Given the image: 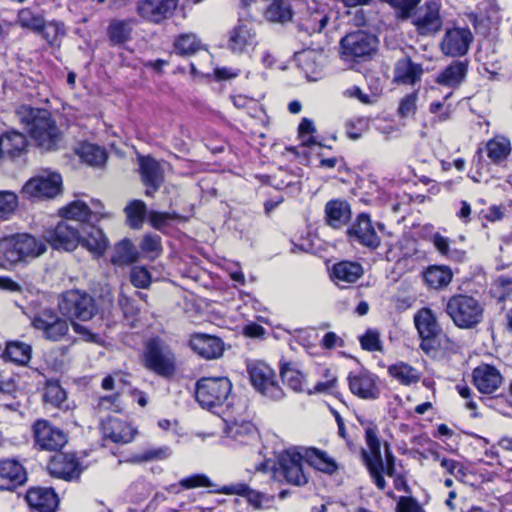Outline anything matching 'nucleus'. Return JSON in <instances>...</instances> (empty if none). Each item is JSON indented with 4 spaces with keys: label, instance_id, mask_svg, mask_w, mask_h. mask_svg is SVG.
Here are the masks:
<instances>
[{
    "label": "nucleus",
    "instance_id": "f257e3e1",
    "mask_svg": "<svg viewBox=\"0 0 512 512\" xmlns=\"http://www.w3.org/2000/svg\"><path fill=\"white\" fill-rule=\"evenodd\" d=\"M17 115L20 124L38 149L54 152L63 147L64 133L47 109L21 106Z\"/></svg>",
    "mask_w": 512,
    "mask_h": 512
},
{
    "label": "nucleus",
    "instance_id": "f03ea898",
    "mask_svg": "<svg viewBox=\"0 0 512 512\" xmlns=\"http://www.w3.org/2000/svg\"><path fill=\"white\" fill-rule=\"evenodd\" d=\"M357 421L364 429V438L368 450L362 449V461L369 472L373 483L379 490L386 488V481L381 476L383 471V458L381 455V441L379 438V429L375 421L367 419L364 416L357 415Z\"/></svg>",
    "mask_w": 512,
    "mask_h": 512
},
{
    "label": "nucleus",
    "instance_id": "7ed1b4c3",
    "mask_svg": "<svg viewBox=\"0 0 512 512\" xmlns=\"http://www.w3.org/2000/svg\"><path fill=\"white\" fill-rule=\"evenodd\" d=\"M445 311L453 324L460 329H473L483 321L484 306L476 298L466 294L450 297Z\"/></svg>",
    "mask_w": 512,
    "mask_h": 512
},
{
    "label": "nucleus",
    "instance_id": "20e7f679",
    "mask_svg": "<svg viewBox=\"0 0 512 512\" xmlns=\"http://www.w3.org/2000/svg\"><path fill=\"white\" fill-rule=\"evenodd\" d=\"M231 390L232 383L227 377H202L195 384L194 395L203 409L214 412L224 404L229 406Z\"/></svg>",
    "mask_w": 512,
    "mask_h": 512
},
{
    "label": "nucleus",
    "instance_id": "39448f33",
    "mask_svg": "<svg viewBox=\"0 0 512 512\" xmlns=\"http://www.w3.org/2000/svg\"><path fill=\"white\" fill-rule=\"evenodd\" d=\"M144 366L163 378H170L176 372V358L172 349L159 337L150 338L143 353Z\"/></svg>",
    "mask_w": 512,
    "mask_h": 512
},
{
    "label": "nucleus",
    "instance_id": "423d86ee",
    "mask_svg": "<svg viewBox=\"0 0 512 512\" xmlns=\"http://www.w3.org/2000/svg\"><path fill=\"white\" fill-rule=\"evenodd\" d=\"M45 250L46 246L43 242L28 234L12 235L0 242V252L11 264L36 258Z\"/></svg>",
    "mask_w": 512,
    "mask_h": 512
},
{
    "label": "nucleus",
    "instance_id": "0eeeda50",
    "mask_svg": "<svg viewBox=\"0 0 512 512\" xmlns=\"http://www.w3.org/2000/svg\"><path fill=\"white\" fill-rule=\"evenodd\" d=\"M58 307L69 319L88 321L98 312L95 298L86 290H64L59 296Z\"/></svg>",
    "mask_w": 512,
    "mask_h": 512
},
{
    "label": "nucleus",
    "instance_id": "6e6552de",
    "mask_svg": "<svg viewBox=\"0 0 512 512\" xmlns=\"http://www.w3.org/2000/svg\"><path fill=\"white\" fill-rule=\"evenodd\" d=\"M247 372L252 387L262 397L269 401H280L285 397L275 371L266 363L262 361L249 363Z\"/></svg>",
    "mask_w": 512,
    "mask_h": 512
},
{
    "label": "nucleus",
    "instance_id": "1a4fd4ad",
    "mask_svg": "<svg viewBox=\"0 0 512 512\" xmlns=\"http://www.w3.org/2000/svg\"><path fill=\"white\" fill-rule=\"evenodd\" d=\"M303 461L300 452L286 451L280 455L277 463L266 460L260 464L258 470L267 471L274 469L276 472L280 473L288 483L301 486L308 481L303 471Z\"/></svg>",
    "mask_w": 512,
    "mask_h": 512
},
{
    "label": "nucleus",
    "instance_id": "9d476101",
    "mask_svg": "<svg viewBox=\"0 0 512 512\" xmlns=\"http://www.w3.org/2000/svg\"><path fill=\"white\" fill-rule=\"evenodd\" d=\"M62 188V177L57 172L43 170L30 178L22 187L26 198L51 199L56 197Z\"/></svg>",
    "mask_w": 512,
    "mask_h": 512
},
{
    "label": "nucleus",
    "instance_id": "9b49d317",
    "mask_svg": "<svg viewBox=\"0 0 512 512\" xmlns=\"http://www.w3.org/2000/svg\"><path fill=\"white\" fill-rule=\"evenodd\" d=\"M331 9L326 3L312 0L306 4L298 20V30L308 36L321 37L331 16Z\"/></svg>",
    "mask_w": 512,
    "mask_h": 512
},
{
    "label": "nucleus",
    "instance_id": "f8f14e48",
    "mask_svg": "<svg viewBox=\"0 0 512 512\" xmlns=\"http://www.w3.org/2000/svg\"><path fill=\"white\" fill-rule=\"evenodd\" d=\"M32 327L40 331L46 340L57 342L69 332L68 321L58 315L53 309H44L31 317Z\"/></svg>",
    "mask_w": 512,
    "mask_h": 512
},
{
    "label": "nucleus",
    "instance_id": "ddd939ff",
    "mask_svg": "<svg viewBox=\"0 0 512 512\" xmlns=\"http://www.w3.org/2000/svg\"><path fill=\"white\" fill-rule=\"evenodd\" d=\"M32 432L34 445L39 450L59 452L67 443L66 433L45 419L36 420Z\"/></svg>",
    "mask_w": 512,
    "mask_h": 512
},
{
    "label": "nucleus",
    "instance_id": "4468645a",
    "mask_svg": "<svg viewBox=\"0 0 512 512\" xmlns=\"http://www.w3.org/2000/svg\"><path fill=\"white\" fill-rule=\"evenodd\" d=\"M474 40L469 27H453L446 29L440 43V51L447 57L465 56Z\"/></svg>",
    "mask_w": 512,
    "mask_h": 512
},
{
    "label": "nucleus",
    "instance_id": "2eb2a0df",
    "mask_svg": "<svg viewBox=\"0 0 512 512\" xmlns=\"http://www.w3.org/2000/svg\"><path fill=\"white\" fill-rule=\"evenodd\" d=\"M412 24L420 36L437 34L443 26L440 5L436 1H427L412 14Z\"/></svg>",
    "mask_w": 512,
    "mask_h": 512
},
{
    "label": "nucleus",
    "instance_id": "dca6fc26",
    "mask_svg": "<svg viewBox=\"0 0 512 512\" xmlns=\"http://www.w3.org/2000/svg\"><path fill=\"white\" fill-rule=\"evenodd\" d=\"M260 436L258 429L251 421H225L223 442L225 445L238 448L256 445Z\"/></svg>",
    "mask_w": 512,
    "mask_h": 512
},
{
    "label": "nucleus",
    "instance_id": "f3484780",
    "mask_svg": "<svg viewBox=\"0 0 512 512\" xmlns=\"http://www.w3.org/2000/svg\"><path fill=\"white\" fill-rule=\"evenodd\" d=\"M376 37L364 32L355 31L342 38L340 45L345 57L366 58L376 50Z\"/></svg>",
    "mask_w": 512,
    "mask_h": 512
},
{
    "label": "nucleus",
    "instance_id": "a211bd4d",
    "mask_svg": "<svg viewBox=\"0 0 512 512\" xmlns=\"http://www.w3.org/2000/svg\"><path fill=\"white\" fill-rule=\"evenodd\" d=\"M45 238L53 249L72 251L80 244V228L78 224L62 220L46 231Z\"/></svg>",
    "mask_w": 512,
    "mask_h": 512
},
{
    "label": "nucleus",
    "instance_id": "6ab92c4d",
    "mask_svg": "<svg viewBox=\"0 0 512 512\" xmlns=\"http://www.w3.org/2000/svg\"><path fill=\"white\" fill-rule=\"evenodd\" d=\"M49 473L66 481L79 479L82 468L74 453H57L48 463Z\"/></svg>",
    "mask_w": 512,
    "mask_h": 512
},
{
    "label": "nucleus",
    "instance_id": "aec40b11",
    "mask_svg": "<svg viewBox=\"0 0 512 512\" xmlns=\"http://www.w3.org/2000/svg\"><path fill=\"white\" fill-rule=\"evenodd\" d=\"M347 379L350 391L357 397L365 400H374L379 397L378 377L368 370L350 372Z\"/></svg>",
    "mask_w": 512,
    "mask_h": 512
},
{
    "label": "nucleus",
    "instance_id": "412c9836",
    "mask_svg": "<svg viewBox=\"0 0 512 512\" xmlns=\"http://www.w3.org/2000/svg\"><path fill=\"white\" fill-rule=\"evenodd\" d=\"M102 436L116 444H127L133 441L137 430L127 421L109 416L101 421Z\"/></svg>",
    "mask_w": 512,
    "mask_h": 512
},
{
    "label": "nucleus",
    "instance_id": "4be33fe9",
    "mask_svg": "<svg viewBox=\"0 0 512 512\" xmlns=\"http://www.w3.org/2000/svg\"><path fill=\"white\" fill-rule=\"evenodd\" d=\"M177 3V0H139L137 13L144 20L158 24L173 14Z\"/></svg>",
    "mask_w": 512,
    "mask_h": 512
},
{
    "label": "nucleus",
    "instance_id": "5701e85b",
    "mask_svg": "<svg viewBox=\"0 0 512 512\" xmlns=\"http://www.w3.org/2000/svg\"><path fill=\"white\" fill-rule=\"evenodd\" d=\"M348 234L353 241L371 249L377 248L381 242L369 215L365 213L358 215L356 222L349 228Z\"/></svg>",
    "mask_w": 512,
    "mask_h": 512
},
{
    "label": "nucleus",
    "instance_id": "b1692460",
    "mask_svg": "<svg viewBox=\"0 0 512 512\" xmlns=\"http://www.w3.org/2000/svg\"><path fill=\"white\" fill-rule=\"evenodd\" d=\"M25 499L34 512H55L59 505L58 495L51 487H31Z\"/></svg>",
    "mask_w": 512,
    "mask_h": 512
},
{
    "label": "nucleus",
    "instance_id": "393cba45",
    "mask_svg": "<svg viewBox=\"0 0 512 512\" xmlns=\"http://www.w3.org/2000/svg\"><path fill=\"white\" fill-rule=\"evenodd\" d=\"M27 481L24 466L15 459L0 460V490H14Z\"/></svg>",
    "mask_w": 512,
    "mask_h": 512
},
{
    "label": "nucleus",
    "instance_id": "a878e982",
    "mask_svg": "<svg viewBox=\"0 0 512 512\" xmlns=\"http://www.w3.org/2000/svg\"><path fill=\"white\" fill-rule=\"evenodd\" d=\"M26 136L17 130H8L0 136V157L14 160L22 157L28 151Z\"/></svg>",
    "mask_w": 512,
    "mask_h": 512
},
{
    "label": "nucleus",
    "instance_id": "bb28decb",
    "mask_svg": "<svg viewBox=\"0 0 512 512\" xmlns=\"http://www.w3.org/2000/svg\"><path fill=\"white\" fill-rule=\"evenodd\" d=\"M189 346L205 359H217L224 352V343L221 338L203 333L191 335Z\"/></svg>",
    "mask_w": 512,
    "mask_h": 512
},
{
    "label": "nucleus",
    "instance_id": "cd10ccee",
    "mask_svg": "<svg viewBox=\"0 0 512 512\" xmlns=\"http://www.w3.org/2000/svg\"><path fill=\"white\" fill-rule=\"evenodd\" d=\"M424 73L421 64L414 63L411 58L398 59L393 70V82L398 85L413 86L421 81Z\"/></svg>",
    "mask_w": 512,
    "mask_h": 512
},
{
    "label": "nucleus",
    "instance_id": "c85d7f7f",
    "mask_svg": "<svg viewBox=\"0 0 512 512\" xmlns=\"http://www.w3.org/2000/svg\"><path fill=\"white\" fill-rule=\"evenodd\" d=\"M79 245L99 257L107 250L109 241L100 228L87 224L81 226Z\"/></svg>",
    "mask_w": 512,
    "mask_h": 512
},
{
    "label": "nucleus",
    "instance_id": "c756f323",
    "mask_svg": "<svg viewBox=\"0 0 512 512\" xmlns=\"http://www.w3.org/2000/svg\"><path fill=\"white\" fill-rule=\"evenodd\" d=\"M256 43V33L249 23L240 22L230 31L228 47L234 53L248 51Z\"/></svg>",
    "mask_w": 512,
    "mask_h": 512
},
{
    "label": "nucleus",
    "instance_id": "7c9ffc66",
    "mask_svg": "<svg viewBox=\"0 0 512 512\" xmlns=\"http://www.w3.org/2000/svg\"><path fill=\"white\" fill-rule=\"evenodd\" d=\"M468 67L467 59L453 61L435 76L434 81L442 86L457 88L464 82Z\"/></svg>",
    "mask_w": 512,
    "mask_h": 512
},
{
    "label": "nucleus",
    "instance_id": "2f4dec72",
    "mask_svg": "<svg viewBox=\"0 0 512 512\" xmlns=\"http://www.w3.org/2000/svg\"><path fill=\"white\" fill-rule=\"evenodd\" d=\"M473 381L481 393L491 394L500 387L502 376L494 366L484 364L473 370Z\"/></svg>",
    "mask_w": 512,
    "mask_h": 512
},
{
    "label": "nucleus",
    "instance_id": "473e14b6",
    "mask_svg": "<svg viewBox=\"0 0 512 512\" xmlns=\"http://www.w3.org/2000/svg\"><path fill=\"white\" fill-rule=\"evenodd\" d=\"M140 173L143 183L147 186L146 195L152 196L164 180L160 164L151 157H142L140 159Z\"/></svg>",
    "mask_w": 512,
    "mask_h": 512
},
{
    "label": "nucleus",
    "instance_id": "72a5a7b5",
    "mask_svg": "<svg viewBox=\"0 0 512 512\" xmlns=\"http://www.w3.org/2000/svg\"><path fill=\"white\" fill-rule=\"evenodd\" d=\"M414 324L421 339H435L442 332L436 315L428 307L421 308L415 313Z\"/></svg>",
    "mask_w": 512,
    "mask_h": 512
},
{
    "label": "nucleus",
    "instance_id": "f704fd0d",
    "mask_svg": "<svg viewBox=\"0 0 512 512\" xmlns=\"http://www.w3.org/2000/svg\"><path fill=\"white\" fill-rule=\"evenodd\" d=\"M351 219V209L348 202L333 199L325 205V221L334 229L345 226Z\"/></svg>",
    "mask_w": 512,
    "mask_h": 512
},
{
    "label": "nucleus",
    "instance_id": "c9c22d12",
    "mask_svg": "<svg viewBox=\"0 0 512 512\" xmlns=\"http://www.w3.org/2000/svg\"><path fill=\"white\" fill-rule=\"evenodd\" d=\"M300 453L304 462L321 472L333 474L338 468L336 461L323 450L309 447Z\"/></svg>",
    "mask_w": 512,
    "mask_h": 512
},
{
    "label": "nucleus",
    "instance_id": "e433bc0d",
    "mask_svg": "<svg viewBox=\"0 0 512 512\" xmlns=\"http://www.w3.org/2000/svg\"><path fill=\"white\" fill-rule=\"evenodd\" d=\"M427 240L433 245L438 254L446 259L462 262L466 258V252L457 248H451V239L442 235L439 231H433L427 236Z\"/></svg>",
    "mask_w": 512,
    "mask_h": 512
},
{
    "label": "nucleus",
    "instance_id": "4c0bfd02",
    "mask_svg": "<svg viewBox=\"0 0 512 512\" xmlns=\"http://www.w3.org/2000/svg\"><path fill=\"white\" fill-rule=\"evenodd\" d=\"M297 61L306 72H315L323 63V48L321 43L311 41L308 48L296 54Z\"/></svg>",
    "mask_w": 512,
    "mask_h": 512
},
{
    "label": "nucleus",
    "instance_id": "58836bf2",
    "mask_svg": "<svg viewBox=\"0 0 512 512\" xmlns=\"http://www.w3.org/2000/svg\"><path fill=\"white\" fill-rule=\"evenodd\" d=\"M31 351L30 345L19 341H12L7 342L3 348L0 347V356L6 362L25 365L31 359Z\"/></svg>",
    "mask_w": 512,
    "mask_h": 512
},
{
    "label": "nucleus",
    "instance_id": "ea45409f",
    "mask_svg": "<svg viewBox=\"0 0 512 512\" xmlns=\"http://www.w3.org/2000/svg\"><path fill=\"white\" fill-rule=\"evenodd\" d=\"M147 301V295L139 290H120L118 303L126 318H134L140 311V304Z\"/></svg>",
    "mask_w": 512,
    "mask_h": 512
},
{
    "label": "nucleus",
    "instance_id": "a19ab883",
    "mask_svg": "<svg viewBox=\"0 0 512 512\" xmlns=\"http://www.w3.org/2000/svg\"><path fill=\"white\" fill-rule=\"evenodd\" d=\"M363 267L358 262L340 261L333 265L331 277L339 281L353 283L363 275Z\"/></svg>",
    "mask_w": 512,
    "mask_h": 512
},
{
    "label": "nucleus",
    "instance_id": "79ce46f5",
    "mask_svg": "<svg viewBox=\"0 0 512 512\" xmlns=\"http://www.w3.org/2000/svg\"><path fill=\"white\" fill-rule=\"evenodd\" d=\"M43 399L45 403L60 409H68L67 393L60 385L59 380L48 379L45 382Z\"/></svg>",
    "mask_w": 512,
    "mask_h": 512
},
{
    "label": "nucleus",
    "instance_id": "37998d69",
    "mask_svg": "<svg viewBox=\"0 0 512 512\" xmlns=\"http://www.w3.org/2000/svg\"><path fill=\"white\" fill-rule=\"evenodd\" d=\"M423 276L430 288H443L449 285L453 273L448 266L432 265L425 270Z\"/></svg>",
    "mask_w": 512,
    "mask_h": 512
},
{
    "label": "nucleus",
    "instance_id": "c03bdc74",
    "mask_svg": "<svg viewBox=\"0 0 512 512\" xmlns=\"http://www.w3.org/2000/svg\"><path fill=\"white\" fill-rule=\"evenodd\" d=\"M61 214L65 219L64 221L69 222V220H74L81 223L78 224L79 228H81L82 225H87V223L91 221L90 207L81 200H75L69 203L61 209Z\"/></svg>",
    "mask_w": 512,
    "mask_h": 512
},
{
    "label": "nucleus",
    "instance_id": "a18cd8bd",
    "mask_svg": "<svg viewBox=\"0 0 512 512\" xmlns=\"http://www.w3.org/2000/svg\"><path fill=\"white\" fill-rule=\"evenodd\" d=\"M220 493L225 495H239L245 497L247 501L254 507H260L264 495L258 491L252 490L245 483H235L230 485H224L220 490Z\"/></svg>",
    "mask_w": 512,
    "mask_h": 512
},
{
    "label": "nucleus",
    "instance_id": "49530a36",
    "mask_svg": "<svg viewBox=\"0 0 512 512\" xmlns=\"http://www.w3.org/2000/svg\"><path fill=\"white\" fill-rule=\"evenodd\" d=\"M292 8L286 0H274L265 10L264 16L269 22L284 23L292 19Z\"/></svg>",
    "mask_w": 512,
    "mask_h": 512
},
{
    "label": "nucleus",
    "instance_id": "de8ad7c7",
    "mask_svg": "<svg viewBox=\"0 0 512 512\" xmlns=\"http://www.w3.org/2000/svg\"><path fill=\"white\" fill-rule=\"evenodd\" d=\"M138 258V251L129 239H123L114 247L111 261L115 265H127Z\"/></svg>",
    "mask_w": 512,
    "mask_h": 512
},
{
    "label": "nucleus",
    "instance_id": "09e8293b",
    "mask_svg": "<svg viewBox=\"0 0 512 512\" xmlns=\"http://www.w3.org/2000/svg\"><path fill=\"white\" fill-rule=\"evenodd\" d=\"M487 156L494 163L504 161L511 152L509 139L503 136H497L489 140L486 144Z\"/></svg>",
    "mask_w": 512,
    "mask_h": 512
},
{
    "label": "nucleus",
    "instance_id": "8fccbe9b",
    "mask_svg": "<svg viewBox=\"0 0 512 512\" xmlns=\"http://www.w3.org/2000/svg\"><path fill=\"white\" fill-rule=\"evenodd\" d=\"M132 24L127 20L114 19L108 26V36L113 45H121L131 39Z\"/></svg>",
    "mask_w": 512,
    "mask_h": 512
},
{
    "label": "nucleus",
    "instance_id": "3c124183",
    "mask_svg": "<svg viewBox=\"0 0 512 512\" xmlns=\"http://www.w3.org/2000/svg\"><path fill=\"white\" fill-rule=\"evenodd\" d=\"M389 375L403 385L415 384L420 380L419 372L412 366L399 362L388 368Z\"/></svg>",
    "mask_w": 512,
    "mask_h": 512
},
{
    "label": "nucleus",
    "instance_id": "603ef678",
    "mask_svg": "<svg viewBox=\"0 0 512 512\" xmlns=\"http://www.w3.org/2000/svg\"><path fill=\"white\" fill-rule=\"evenodd\" d=\"M77 153L83 162L93 166L104 164L107 158L105 150L92 143H82Z\"/></svg>",
    "mask_w": 512,
    "mask_h": 512
},
{
    "label": "nucleus",
    "instance_id": "864d4df0",
    "mask_svg": "<svg viewBox=\"0 0 512 512\" xmlns=\"http://www.w3.org/2000/svg\"><path fill=\"white\" fill-rule=\"evenodd\" d=\"M210 486L211 481L205 474L196 473L182 478L176 484H171L167 490L170 493H179L181 490Z\"/></svg>",
    "mask_w": 512,
    "mask_h": 512
},
{
    "label": "nucleus",
    "instance_id": "5fc2aeb1",
    "mask_svg": "<svg viewBox=\"0 0 512 512\" xmlns=\"http://www.w3.org/2000/svg\"><path fill=\"white\" fill-rule=\"evenodd\" d=\"M44 20L41 13L31 8H22L17 14V23L22 28L30 29L34 32H40Z\"/></svg>",
    "mask_w": 512,
    "mask_h": 512
},
{
    "label": "nucleus",
    "instance_id": "6e6d98bb",
    "mask_svg": "<svg viewBox=\"0 0 512 512\" xmlns=\"http://www.w3.org/2000/svg\"><path fill=\"white\" fill-rule=\"evenodd\" d=\"M280 376L288 387L296 392L303 389L304 375L296 369L292 364L285 363L280 367Z\"/></svg>",
    "mask_w": 512,
    "mask_h": 512
},
{
    "label": "nucleus",
    "instance_id": "4d7b16f0",
    "mask_svg": "<svg viewBox=\"0 0 512 512\" xmlns=\"http://www.w3.org/2000/svg\"><path fill=\"white\" fill-rule=\"evenodd\" d=\"M201 47L200 41L194 34H183L176 38L174 48L179 55H192Z\"/></svg>",
    "mask_w": 512,
    "mask_h": 512
},
{
    "label": "nucleus",
    "instance_id": "13d9d810",
    "mask_svg": "<svg viewBox=\"0 0 512 512\" xmlns=\"http://www.w3.org/2000/svg\"><path fill=\"white\" fill-rule=\"evenodd\" d=\"M125 212L130 227L138 229L143 223L146 213V205L141 200H134L125 208Z\"/></svg>",
    "mask_w": 512,
    "mask_h": 512
},
{
    "label": "nucleus",
    "instance_id": "bf43d9fd",
    "mask_svg": "<svg viewBox=\"0 0 512 512\" xmlns=\"http://www.w3.org/2000/svg\"><path fill=\"white\" fill-rule=\"evenodd\" d=\"M358 339L361 348L365 351L381 352L383 350L380 333L376 328H368Z\"/></svg>",
    "mask_w": 512,
    "mask_h": 512
},
{
    "label": "nucleus",
    "instance_id": "052dcab7",
    "mask_svg": "<svg viewBox=\"0 0 512 512\" xmlns=\"http://www.w3.org/2000/svg\"><path fill=\"white\" fill-rule=\"evenodd\" d=\"M18 206V197L12 191H0V219H8Z\"/></svg>",
    "mask_w": 512,
    "mask_h": 512
},
{
    "label": "nucleus",
    "instance_id": "680f3d73",
    "mask_svg": "<svg viewBox=\"0 0 512 512\" xmlns=\"http://www.w3.org/2000/svg\"><path fill=\"white\" fill-rule=\"evenodd\" d=\"M369 128V119L366 117H358L349 119L345 123L346 134L350 139H359Z\"/></svg>",
    "mask_w": 512,
    "mask_h": 512
},
{
    "label": "nucleus",
    "instance_id": "e2e57ef3",
    "mask_svg": "<svg viewBox=\"0 0 512 512\" xmlns=\"http://www.w3.org/2000/svg\"><path fill=\"white\" fill-rule=\"evenodd\" d=\"M39 33L49 44H54L60 36L64 35L65 31L61 23L56 21L46 22L44 20Z\"/></svg>",
    "mask_w": 512,
    "mask_h": 512
},
{
    "label": "nucleus",
    "instance_id": "0e129e2a",
    "mask_svg": "<svg viewBox=\"0 0 512 512\" xmlns=\"http://www.w3.org/2000/svg\"><path fill=\"white\" fill-rule=\"evenodd\" d=\"M142 252L149 254L152 258L160 255L162 252L161 237L159 235L146 234L141 242Z\"/></svg>",
    "mask_w": 512,
    "mask_h": 512
},
{
    "label": "nucleus",
    "instance_id": "69168bd1",
    "mask_svg": "<svg viewBox=\"0 0 512 512\" xmlns=\"http://www.w3.org/2000/svg\"><path fill=\"white\" fill-rule=\"evenodd\" d=\"M151 279V274L145 267L135 266L131 269L130 281L135 288H148Z\"/></svg>",
    "mask_w": 512,
    "mask_h": 512
},
{
    "label": "nucleus",
    "instance_id": "338daca9",
    "mask_svg": "<svg viewBox=\"0 0 512 512\" xmlns=\"http://www.w3.org/2000/svg\"><path fill=\"white\" fill-rule=\"evenodd\" d=\"M418 100V92L414 91L405 95L399 103L398 114L402 117H409L415 114Z\"/></svg>",
    "mask_w": 512,
    "mask_h": 512
},
{
    "label": "nucleus",
    "instance_id": "774afa93",
    "mask_svg": "<svg viewBox=\"0 0 512 512\" xmlns=\"http://www.w3.org/2000/svg\"><path fill=\"white\" fill-rule=\"evenodd\" d=\"M119 397L120 393L100 396L96 399L93 407L98 411L117 410L116 408L118 407L117 402L119 401Z\"/></svg>",
    "mask_w": 512,
    "mask_h": 512
}]
</instances>
